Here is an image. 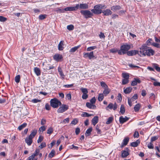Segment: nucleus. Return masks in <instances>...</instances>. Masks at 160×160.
<instances>
[{
	"label": "nucleus",
	"instance_id": "nucleus-1",
	"mask_svg": "<svg viewBox=\"0 0 160 160\" xmlns=\"http://www.w3.org/2000/svg\"><path fill=\"white\" fill-rule=\"evenodd\" d=\"M106 8L104 5L98 4L95 6L94 7V9L91 10L93 13L95 14H99L102 12V9Z\"/></svg>",
	"mask_w": 160,
	"mask_h": 160
},
{
	"label": "nucleus",
	"instance_id": "nucleus-2",
	"mask_svg": "<svg viewBox=\"0 0 160 160\" xmlns=\"http://www.w3.org/2000/svg\"><path fill=\"white\" fill-rule=\"evenodd\" d=\"M130 45L126 44L120 47V49L118 51V54L119 55L124 54L127 52V51L131 48Z\"/></svg>",
	"mask_w": 160,
	"mask_h": 160
},
{
	"label": "nucleus",
	"instance_id": "nucleus-3",
	"mask_svg": "<svg viewBox=\"0 0 160 160\" xmlns=\"http://www.w3.org/2000/svg\"><path fill=\"white\" fill-rule=\"evenodd\" d=\"M61 104V102L57 98H54L50 100V105L53 108H57L59 105L60 106Z\"/></svg>",
	"mask_w": 160,
	"mask_h": 160
},
{
	"label": "nucleus",
	"instance_id": "nucleus-4",
	"mask_svg": "<svg viewBox=\"0 0 160 160\" xmlns=\"http://www.w3.org/2000/svg\"><path fill=\"white\" fill-rule=\"evenodd\" d=\"M148 49V46L145 45H143L141 47H140V51H139L138 54L140 57L145 56L146 55V51Z\"/></svg>",
	"mask_w": 160,
	"mask_h": 160
},
{
	"label": "nucleus",
	"instance_id": "nucleus-5",
	"mask_svg": "<svg viewBox=\"0 0 160 160\" xmlns=\"http://www.w3.org/2000/svg\"><path fill=\"white\" fill-rule=\"evenodd\" d=\"M80 13L86 18H91L93 16V13L88 10H81Z\"/></svg>",
	"mask_w": 160,
	"mask_h": 160
},
{
	"label": "nucleus",
	"instance_id": "nucleus-6",
	"mask_svg": "<svg viewBox=\"0 0 160 160\" xmlns=\"http://www.w3.org/2000/svg\"><path fill=\"white\" fill-rule=\"evenodd\" d=\"M68 108V106L65 104H62L57 110L58 113H62Z\"/></svg>",
	"mask_w": 160,
	"mask_h": 160
},
{
	"label": "nucleus",
	"instance_id": "nucleus-7",
	"mask_svg": "<svg viewBox=\"0 0 160 160\" xmlns=\"http://www.w3.org/2000/svg\"><path fill=\"white\" fill-rule=\"evenodd\" d=\"M117 108V105L116 103H115L113 104L112 103L110 102L106 108V110H108L109 109H113L114 110H115Z\"/></svg>",
	"mask_w": 160,
	"mask_h": 160
},
{
	"label": "nucleus",
	"instance_id": "nucleus-8",
	"mask_svg": "<svg viewBox=\"0 0 160 160\" xmlns=\"http://www.w3.org/2000/svg\"><path fill=\"white\" fill-rule=\"evenodd\" d=\"M79 8V4L76 5L74 7H68L64 8L65 11H75Z\"/></svg>",
	"mask_w": 160,
	"mask_h": 160
},
{
	"label": "nucleus",
	"instance_id": "nucleus-9",
	"mask_svg": "<svg viewBox=\"0 0 160 160\" xmlns=\"http://www.w3.org/2000/svg\"><path fill=\"white\" fill-rule=\"evenodd\" d=\"M83 56L84 58L88 57L90 59H91L94 57V53L93 51L89 53H83Z\"/></svg>",
	"mask_w": 160,
	"mask_h": 160
},
{
	"label": "nucleus",
	"instance_id": "nucleus-10",
	"mask_svg": "<svg viewBox=\"0 0 160 160\" xmlns=\"http://www.w3.org/2000/svg\"><path fill=\"white\" fill-rule=\"evenodd\" d=\"M139 51L137 50H132L127 52V54L129 56H132L138 54Z\"/></svg>",
	"mask_w": 160,
	"mask_h": 160
},
{
	"label": "nucleus",
	"instance_id": "nucleus-11",
	"mask_svg": "<svg viewBox=\"0 0 160 160\" xmlns=\"http://www.w3.org/2000/svg\"><path fill=\"white\" fill-rule=\"evenodd\" d=\"M154 54V51L148 47V49H147L146 52V55L150 56L151 55H153Z\"/></svg>",
	"mask_w": 160,
	"mask_h": 160
},
{
	"label": "nucleus",
	"instance_id": "nucleus-12",
	"mask_svg": "<svg viewBox=\"0 0 160 160\" xmlns=\"http://www.w3.org/2000/svg\"><path fill=\"white\" fill-rule=\"evenodd\" d=\"M53 58L55 61L58 62L62 59V55L56 54L53 56Z\"/></svg>",
	"mask_w": 160,
	"mask_h": 160
},
{
	"label": "nucleus",
	"instance_id": "nucleus-13",
	"mask_svg": "<svg viewBox=\"0 0 160 160\" xmlns=\"http://www.w3.org/2000/svg\"><path fill=\"white\" fill-rule=\"evenodd\" d=\"M141 82L140 80L137 78H134V80L132 81L131 83V85L132 86H135L137 85L138 83H140Z\"/></svg>",
	"mask_w": 160,
	"mask_h": 160
},
{
	"label": "nucleus",
	"instance_id": "nucleus-14",
	"mask_svg": "<svg viewBox=\"0 0 160 160\" xmlns=\"http://www.w3.org/2000/svg\"><path fill=\"white\" fill-rule=\"evenodd\" d=\"M129 119V118L126 116H125V118H123L122 116H121L119 117V121L120 123L122 124L128 121Z\"/></svg>",
	"mask_w": 160,
	"mask_h": 160
},
{
	"label": "nucleus",
	"instance_id": "nucleus-15",
	"mask_svg": "<svg viewBox=\"0 0 160 160\" xmlns=\"http://www.w3.org/2000/svg\"><path fill=\"white\" fill-rule=\"evenodd\" d=\"M40 150L39 149H36L35 151V152L29 157L28 160H33V159L35 157L38 155V154Z\"/></svg>",
	"mask_w": 160,
	"mask_h": 160
},
{
	"label": "nucleus",
	"instance_id": "nucleus-16",
	"mask_svg": "<svg viewBox=\"0 0 160 160\" xmlns=\"http://www.w3.org/2000/svg\"><path fill=\"white\" fill-rule=\"evenodd\" d=\"M98 116H96L92 119V123L94 126H95L98 123Z\"/></svg>",
	"mask_w": 160,
	"mask_h": 160
},
{
	"label": "nucleus",
	"instance_id": "nucleus-17",
	"mask_svg": "<svg viewBox=\"0 0 160 160\" xmlns=\"http://www.w3.org/2000/svg\"><path fill=\"white\" fill-rule=\"evenodd\" d=\"M129 138L128 137L125 138L122 142L121 147H123L124 146L126 145L129 142Z\"/></svg>",
	"mask_w": 160,
	"mask_h": 160
},
{
	"label": "nucleus",
	"instance_id": "nucleus-18",
	"mask_svg": "<svg viewBox=\"0 0 160 160\" xmlns=\"http://www.w3.org/2000/svg\"><path fill=\"white\" fill-rule=\"evenodd\" d=\"M79 8L81 9H87L88 8V5L87 3H82L79 4Z\"/></svg>",
	"mask_w": 160,
	"mask_h": 160
},
{
	"label": "nucleus",
	"instance_id": "nucleus-19",
	"mask_svg": "<svg viewBox=\"0 0 160 160\" xmlns=\"http://www.w3.org/2000/svg\"><path fill=\"white\" fill-rule=\"evenodd\" d=\"M102 13L105 16H108L112 14V12L109 9H107L102 11Z\"/></svg>",
	"mask_w": 160,
	"mask_h": 160
},
{
	"label": "nucleus",
	"instance_id": "nucleus-20",
	"mask_svg": "<svg viewBox=\"0 0 160 160\" xmlns=\"http://www.w3.org/2000/svg\"><path fill=\"white\" fill-rule=\"evenodd\" d=\"M86 106L88 108L91 109H94L96 108V106L95 105L89 102L86 103Z\"/></svg>",
	"mask_w": 160,
	"mask_h": 160
},
{
	"label": "nucleus",
	"instance_id": "nucleus-21",
	"mask_svg": "<svg viewBox=\"0 0 160 160\" xmlns=\"http://www.w3.org/2000/svg\"><path fill=\"white\" fill-rule=\"evenodd\" d=\"M25 141L28 146H30L32 143V139L29 138V137H28L26 138Z\"/></svg>",
	"mask_w": 160,
	"mask_h": 160
},
{
	"label": "nucleus",
	"instance_id": "nucleus-22",
	"mask_svg": "<svg viewBox=\"0 0 160 160\" xmlns=\"http://www.w3.org/2000/svg\"><path fill=\"white\" fill-rule=\"evenodd\" d=\"M121 9V7L119 5L114 6L111 7V9L114 12H116Z\"/></svg>",
	"mask_w": 160,
	"mask_h": 160
},
{
	"label": "nucleus",
	"instance_id": "nucleus-23",
	"mask_svg": "<svg viewBox=\"0 0 160 160\" xmlns=\"http://www.w3.org/2000/svg\"><path fill=\"white\" fill-rule=\"evenodd\" d=\"M58 72H59V74L61 77L62 78V79H64L65 78V76L64 74L62 71L61 68L59 67L58 68Z\"/></svg>",
	"mask_w": 160,
	"mask_h": 160
},
{
	"label": "nucleus",
	"instance_id": "nucleus-24",
	"mask_svg": "<svg viewBox=\"0 0 160 160\" xmlns=\"http://www.w3.org/2000/svg\"><path fill=\"white\" fill-rule=\"evenodd\" d=\"M64 41H62L60 42L59 44L58 45V48L59 50H62L64 46Z\"/></svg>",
	"mask_w": 160,
	"mask_h": 160
},
{
	"label": "nucleus",
	"instance_id": "nucleus-25",
	"mask_svg": "<svg viewBox=\"0 0 160 160\" xmlns=\"http://www.w3.org/2000/svg\"><path fill=\"white\" fill-rule=\"evenodd\" d=\"M37 132V130L36 129L33 130L32 132L28 136L29 138L32 139L36 135Z\"/></svg>",
	"mask_w": 160,
	"mask_h": 160
},
{
	"label": "nucleus",
	"instance_id": "nucleus-26",
	"mask_svg": "<svg viewBox=\"0 0 160 160\" xmlns=\"http://www.w3.org/2000/svg\"><path fill=\"white\" fill-rule=\"evenodd\" d=\"M132 89V88L131 87H128L125 89L124 91V92L125 94H129L131 92Z\"/></svg>",
	"mask_w": 160,
	"mask_h": 160
},
{
	"label": "nucleus",
	"instance_id": "nucleus-27",
	"mask_svg": "<svg viewBox=\"0 0 160 160\" xmlns=\"http://www.w3.org/2000/svg\"><path fill=\"white\" fill-rule=\"evenodd\" d=\"M140 143V141L139 140H138L136 141L133 142L131 143V146L133 147H136Z\"/></svg>",
	"mask_w": 160,
	"mask_h": 160
},
{
	"label": "nucleus",
	"instance_id": "nucleus-28",
	"mask_svg": "<svg viewBox=\"0 0 160 160\" xmlns=\"http://www.w3.org/2000/svg\"><path fill=\"white\" fill-rule=\"evenodd\" d=\"M110 92V90L108 88H104V90L103 91L102 94L105 96H106Z\"/></svg>",
	"mask_w": 160,
	"mask_h": 160
},
{
	"label": "nucleus",
	"instance_id": "nucleus-29",
	"mask_svg": "<svg viewBox=\"0 0 160 160\" xmlns=\"http://www.w3.org/2000/svg\"><path fill=\"white\" fill-rule=\"evenodd\" d=\"M34 71L37 76H39L41 74V72L40 69L37 67L34 68Z\"/></svg>",
	"mask_w": 160,
	"mask_h": 160
},
{
	"label": "nucleus",
	"instance_id": "nucleus-30",
	"mask_svg": "<svg viewBox=\"0 0 160 160\" xmlns=\"http://www.w3.org/2000/svg\"><path fill=\"white\" fill-rule=\"evenodd\" d=\"M80 47V45L75 46L72 48L69 51L70 52H75Z\"/></svg>",
	"mask_w": 160,
	"mask_h": 160
},
{
	"label": "nucleus",
	"instance_id": "nucleus-31",
	"mask_svg": "<svg viewBox=\"0 0 160 160\" xmlns=\"http://www.w3.org/2000/svg\"><path fill=\"white\" fill-rule=\"evenodd\" d=\"M129 154V152L128 151L125 150H123L122 151V157H126Z\"/></svg>",
	"mask_w": 160,
	"mask_h": 160
},
{
	"label": "nucleus",
	"instance_id": "nucleus-32",
	"mask_svg": "<svg viewBox=\"0 0 160 160\" xmlns=\"http://www.w3.org/2000/svg\"><path fill=\"white\" fill-rule=\"evenodd\" d=\"M92 130V128H90L88 129L86 131L85 135L86 136H89L91 133V132Z\"/></svg>",
	"mask_w": 160,
	"mask_h": 160
},
{
	"label": "nucleus",
	"instance_id": "nucleus-33",
	"mask_svg": "<svg viewBox=\"0 0 160 160\" xmlns=\"http://www.w3.org/2000/svg\"><path fill=\"white\" fill-rule=\"evenodd\" d=\"M140 107V105L139 103H138L135 105V107L134 108V110H135V112H138Z\"/></svg>",
	"mask_w": 160,
	"mask_h": 160
},
{
	"label": "nucleus",
	"instance_id": "nucleus-34",
	"mask_svg": "<svg viewBox=\"0 0 160 160\" xmlns=\"http://www.w3.org/2000/svg\"><path fill=\"white\" fill-rule=\"evenodd\" d=\"M92 115V114H89L88 113L85 112H83V113L81 114V116L82 117H88Z\"/></svg>",
	"mask_w": 160,
	"mask_h": 160
},
{
	"label": "nucleus",
	"instance_id": "nucleus-35",
	"mask_svg": "<svg viewBox=\"0 0 160 160\" xmlns=\"http://www.w3.org/2000/svg\"><path fill=\"white\" fill-rule=\"evenodd\" d=\"M27 125V124L26 123H24L23 124L19 126L18 128V129L19 131H20L21 130H22L23 128L25 127Z\"/></svg>",
	"mask_w": 160,
	"mask_h": 160
},
{
	"label": "nucleus",
	"instance_id": "nucleus-36",
	"mask_svg": "<svg viewBox=\"0 0 160 160\" xmlns=\"http://www.w3.org/2000/svg\"><path fill=\"white\" fill-rule=\"evenodd\" d=\"M104 95L102 93H100L99 94L98 100L100 102L103 100L104 98Z\"/></svg>",
	"mask_w": 160,
	"mask_h": 160
},
{
	"label": "nucleus",
	"instance_id": "nucleus-37",
	"mask_svg": "<svg viewBox=\"0 0 160 160\" xmlns=\"http://www.w3.org/2000/svg\"><path fill=\"white\" fill-rule=\"evenodd\" d=\"M113 120V118L112 117H109L108 120L106 122V124H109L111 123L112 121Z\"/></svg>",
	"mask_w": 160,
	"mask_h": 160
},
{
	"label": "nucleus",
	"instance_id": "nucleus-38",
	"mask_svg": "<svg viewBox=\"0 0 160 160\" xmlns=\"http://www.w3.org/2000/svg\"><path fill=\"white\" fill-rule=\"evenodd\" d=\"M120 109V112L122 114H123L125 112V109L124 105H121Z\"/></svg>",
	"mask_w": 160,
	"mask_h": 160
},
{
	"label": "nucleus",
	"instance_id": "nucleus-39",
	"mask_svg": "<svg viewBox=\"0 0 160 160\" xmlns=\"http://www.w3.org/2000/svg\"><path fill=\"white\" fill-rule=\"evenodd\" d=\"M122 77L124 79H129V75L128 73H122Z\"/></svg>",
	"mask_w": 160,
	"mask_h": 160
},
{
	"label": "nucleus",
	"instance_id": "nucleus-40",
	"mask_svg": "<svg viewBox=\"0 0 160 160\" xmlns=\"http://www.w3.org/2000/svg\"><path fill=\"white\" fill-rule=\"evenodd\" d=\"M153 67L158 72H160V67L157 64H154L153 65Z\"/></svg>",
	"mask_w": 160,
	"mask_h": 160
},
{
	"label": "nucleus",
	"instance_id": "nucleus-41",
	"mask_svg": "<svg viewBox=\"0 0 160 160\" xmlns=\"http://www.w3.org/2000/svg\"><path fill=\"white\" fill-rule=\"evenodd\" d=\"M55 153V151L54 150H52L49 153L48 157L50 158H52L54 156Z\"/></svg>",
	"mask_w": 160,
	"mask_h": 160
},
{
	"label": "nucleus",
	"instance_id": "nucleus-42",
	"mask_svg": "<svg viewBox=\"0 0 160 160\" xmlns=\"http://www.w3.org/2000/svg\"><path fill=\"white\" fill-rule=\"evenodd\" d=\"M118 51L119 50L115 48H112L110 50V52L112 53H115L118 52Z\"/></svg>",
	"mask_w": 160,
	"mask_h": 160
},
{
	"label": "nucleus",
	"instance_id": "nucleus-43",
	"mask_svg": "<svg viewBox=\"0 0 160 160\" xmlns=\"http://www.w3.org/2000/svg\"><path fill=\"white\" fill-rule=\"evenodd\" d=\"M135 100L133 99L132 98H128V102L129 106L131 107L132 106V102L134 101Z\"/></svg>",
	"mask_w": 160,
	"mask_h": 160
},
{
	"label": "nucleus",
	"instance_id": "nucleus-44",
	"mask_svg": "<svg viewBox=\"0 0 160 160\" xmlns=\"http://www.w3.org/2000/svg\"><path fill=\"white\" fill-rule=\"evenodd\" d=\"M67 29L69 31H72L74 29V27L73 25L71 24L67 26Z\"/></svg>",
	"mask_w": 160,
	"mask_h": 160
},
{
	"label": "nucleus",
	"instance_id": "nucleus-45",
	"mask_svg": "<svg viewBox=\"0 0 160 160\" xmlns=\"http://www.w3.org/2000/svg\"><path fill=\"white\" fill-rule=\"evenodd\" d=\"M129 82V79H122V85H125Z\"/></svg>",
	"mask_w": 160,
	"mask_h": 160
},
{
	"label": "nucleus",
	"instance_id": "nucleus-46",
	"mask_svg": "<svg viewBox=\"0 0 160 160\" xmlns=\"http://www.w3.org/2000/svg\"><path fill=\"white\" fill-rule=\"evenodd\" d=\"M97 48V47L96 46H91L87 48V51H90Z\"/></svg>",
	"mask_w": 160,
	"mask_h": 160
},
{
	"label": "nucleus",
	"instance_id": "nucleus-47",
	"mask_svg": "<svg viewBox=\"0 0 160 160\" xmlns=\"http://www.w3.org/2000/svg\"><path fill=\"white\" fill-rule=\"evenodd\" d=\"M78 122V120L77 118H74L72 121L71 124L75 125Z\"/></svg>",
	"mask_w": 160,
	"mask_h": 160
},
{
	"label": "nucleus",
	"instance_id": "nucleus-48",
	"mask_svg": "<svg viewBox=\"0 0 160 160\" xmlns=\"http://www.w3.org/2000/svg\"><path fill=\"white\" fill-rule=\"evenodd\" d=\"M20 76L18 75L16 76L15 78V80L17 83H19L20 82Z\"/></svg>",
	"mask_w": 160,
	"mask_h": 160
},
{
	"label": "nucleus",
	"instance_id": "nucleus-49",
	"mask_svg": "<svg viewBox=\"0 0 160 160\" xmlns=\"http://www.w3.org/2000/svg\"><path fill=\"white\" fill-rule=\"evenodd\" d=\"M47 15L46 14H41L39 16V19L40 20H43L45 18Z\"/></svg>",
	"mask_w": 160,
	"mask_h": 160
},
{
	"label": "nucleus",
	"instance_id": "nucleus-50",
	"mask_svg": "<svg viewBox=\"0 0 160 160\" xmlns=\"http://www.w3.org/2000/svg\"><path fill=\"white\" fill-rule=\"evenodd\" d=\"M81 90L83 94H87L88 93V89L86 88H82Z\"/></svg>",
	"mask_w": 160,
	"mask_h": 160
},
{
	"label": "nucleus",
	"instance_id": "nucleus-51",
	"mask_svg": "<svg viewBox=\"0 0 160 160\" xmlns=\"http://www.w3.org/2000/svg\"><path fill=\"white\" fill-rule=\"evenodd\" d=\"M7 20V18L2 16H0V21L4 22Z\"/></svg>",
	"mask_w": 160,
	"mask_h": 160
},
{
	"label": "nucleus",
	"instance_id": "nucleus-52",
	"mask_svg": "<svg viewBox=\"0 0 160 160\" xmlns=\"http://www.w3.org/2000/svg\"><path fill=\"white\" fill-rule=\"evenodd\" d=\"M101 85L102 87H103L104 88H108V86L106 85V84L103 82H101Z\"/></svg>",
	"mask_w": 160,
	"mask_h": 160
},
{
	"label": "nucleus",
	"instance_id": "nucleus-53",
	"mask_svg": "<svg viewBox=\"0 0 160 160\" xmlns=\"http://www.w3.org/2000/svg\"><path fill=\"white\" fill-rule=\"evenodd\" d=\"M158 136H155L152 137L151 138V142H153L155 141L156 140L158 139Z\"/></svg>",
	"mask_w": 160,
	"mask_h": 160
},
{
	"label": "nucleus",
	"instance_id": "nucleus-54",
	"mask_svg": "<svg viewBox=\"0 0 160 160\" xmlns=\"http://www.w3.org/2000/svg\"><path fill=\"white\" fill-rule=\"evenodd\" d=\"M148 147L149 149H153L154 148L153 145L151 142H150L148 144Z\"/></svg>",
	"mask_w": 160,
	"mask_h": 160
},
{
	"label": "nucleus",
	"instance_id": "nucleus-55",
	"mask_svg": "<svg viewBox=\"0 0 160 160\" xmlns=\"http://www.w3.org/2000/svg\"><path fill=\"white\" fill-rule=\"evenodd\" d=\"M96 101V99L95 97H94L92 98L90 100V102L91 103L93 104L95 103Z\"/></svg>",
	"mask_w": 160,
	"mask_h": 160
},
{
	"label": "nucleus",
	"instance_id": "nucleus-56",
	"mask_svg": "<svg viewBox=\"0 0 160 160\" xmlns=\"http://www.w3.org/2000/svg\"><path fill=\"white\" fill-rule=\"evenodd\" d=\"M46 146V145L45 143L43 142L39 146V147L40 149H42L43 148L45 147Z\"/></svg>",
	"mask_w": 160,
	"mask_h": 160
},
{
	"label": "nucleus",
	"instance_id": "nucleus-57",
	"mask_svg": "<svg viewBox=\"0 0 160 160\" xmlns=\"http://www.w3.org/2000/svg\"><path fill=\"white\" fill-rule=\"evenodd\" d=\"M53 129H52V128H49L48 130H47V133L48 134H50L51 133H52V132H53Z\"/></svg>",
	"mask_w": 160,
	"mask_h": 160
},
{
	"label": "nucleus",
	"instance_id": "nucleus-58",
	"mask_svg": "<svg viewBox=\"0 0 160 160\" xmlns=\"http://www.w3.org/2000/svg\"><path fill=\"white\" fill-rule=\"evenodd\" d=\"M43 140V137L41 136H39L38 139L37 140L38 143H39L42 141Z\"/></svg>",
	"mask_w": 160,
	"mask_h": 160
},
{
	"label": "nucleus",
	"instance_id": "nucleus-59",
	"mask_svg": "<svg viewBox=\"0 0 160 160\" xmlns=\"http://www.w3.org/2000/svg\"><path fill=\"white\" fill-rule=\"evenodd\" d=\"M152 45L154 47H155L157 48H160V46L159 44L158 43L153 42V43H152Z\"/></svg>",
	"mask_w": 160,
	"mask_h": 160
},
{
	"label": "nucleus",
	"instance_id": "nucleus-60",
	"mask_svg": "<svg viewBox=\"0 0 160 160\" xmlns=\"http://www.w3.org/2000/svg\"><path fill=\"white\" fill-rule=\"evenodd\" d=\"M46 129V128L45 126H42L40 127L39 129L40 132H42L44 131Z\"/></svg>",
	"mask_w": 160,
	"mask_h": 160
},
{
	"label": "nucleus",
	"instance_id": "nucleus-61",
	"mask_svg": "<svg viewBox=\"0 0 160 160\" xmlns=\"http://www.w3.org/2000/svg\"><path fill=\"white\" fill-rule=\"evenodd\" d=\"M32 102L33 103H37L41 102V100L37 99H34L32 100Z\"/></svg>",
	"mask_w": 160,
	"mask_h": 160
},
{
	"label": "nucleus",
	"instance_id": "nucleus-62",
	"mask_svg": "<svg viewBox=\"0 0 160 160\" xmlns=\"http://www.w3.org/2000/svg\"><path fill=\"white\" fill-rule=\"evenodd\" d=\"M88 96L87 94H83L82 96V98L83 99H86L88 98Z\"/></svg>",
	"mask_w": 160,
	"mask_h": 160
},
{
	"label": "nucleus",
	"instance_id": "nucleus-63",
	"mask_svg": "<svg viewBox=\"0 0 160 160\" xmlns=\"http://www.w3.org/2000/svg\"><path fill=\"white\" fill-rule=\"evenodd\" d=\"M66 98L68 100H71L72 98V96L71 93H68L67 94L66 96Z\"/></svg>",
	"mask_w": 160,
	"mask_h": 160
},
{
	"label": "nucleus",
	"instance_id": "nucleus-64",
	"mask_svg": "<svg viewBox=\"0 0 160 160\" xmlns=\"http://www.w3.org/2000/svg\"><path fill=\"white\" fill-rule=\"evenodd\" d=\"M153 84L155 86H160V82L157 81L154 82Z\"/></svg>",
	"mask_w": 160,
	"mask_h": 160
}]
</instances>
